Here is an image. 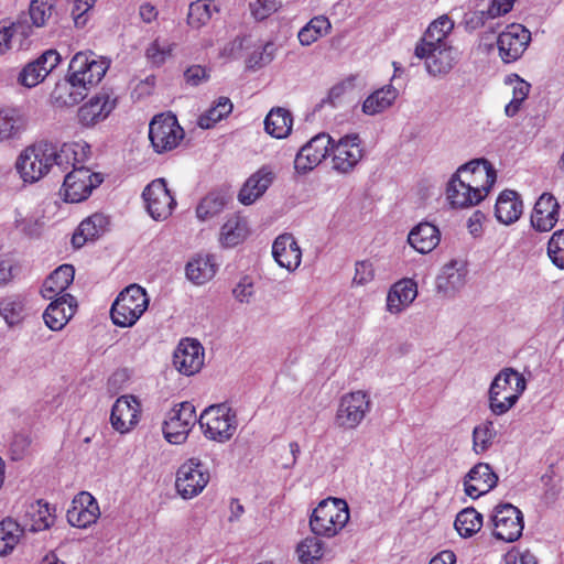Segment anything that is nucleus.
Instances as JSON below:
<instances>
[{
  "mask_svg": "<svg viewBox=\"0 0 564 564\" xmlns=\"http://www.w3.org/2000/svg\"><path fill=\"white\" fill-rule=\"evenodd\" d=\"M497 482L498 476L491 466L487 463H478L465 476L464 490L468 497L477 499L494 489Z\"/></svg>",
  "mask_w": 564,
  "mask_h": 564,
  "instance_id": "nucleus-24",
  "label": "nucleus"
},
{
  "mask_svg": "<svg viewBox=\"0 0 564 564\" xmlns=\"http://www.w3.org/2000/svg\"><path fill=\"white\" fill-rule=\"evenodd\" d=\"M217 271V264L213 256H197L186 264V276L193 283L200 285L212 280Z\"/></svg>",
  "mask_w": 564,
  "mask_h": 564,
  "instance_id": "nucleus-39",
  "label": "nucleus"
},
{
  "mask_svg": "<svg viewBox=\"0 0 564 564\" xmlns=\"http://www.w3.org/2000/svg\"><path fill=\"white\" fill-rule=\"evenodd\" d=\"M149 301L143 288L130 284L119 293L111 306L110 316L113 324L120 327L133 326L147 311Z\"/></svg>",
  "mask_w": 564,
  "mask_h": 564,
  "instance_id": "nucleus-5",
  "label": "nucleus"
},
{
  "mask_svg": "<svg viewBox=\"0 0 564 564\" xmlns=\"http://www.w3.org/2000/svg\"><path fill=\"white\" fill-rule=\"evenodd\" d=\"M147 210L154 220H164L171 216L176 200L166 186L164 178L152 181L142 193Z\"/></svg>",
  "mask_w": 564,
  "mask_h": 564,
  "instance_id": "nucleus-15",
  "label": "nucleus"
},
{
  "mask_svg": "<svg viewBox=\"0 0 564 564\" xmlns=\"http://www.w3.org/2000/svg\"><path fill=\"white\" fill-rule=\"evenodd\" d=\"M482 527V516L473 507L463 509L456 516L455 529L463 538H470Z\"/></svg>",
  "mask_w": 564,
  "mask_h": 564,
  "instance_id": "nucleus-45",
  "label": "nucleus"
},
{
  "mask_svg": "<svg viewBox=\"0 0 564 564\" xmlns=\"http://www.w3.org/2000/svg\"><path fill=\"white\" fill-rule=\"evenodd\" d=\"M209 471L197 458L183 463L176 473L175 488L183 499L198 496L209 482Z\"/></svg>",
  "mask_w": 564,
  "mask_h": 564,
  "instance_id": "nucleus-11",
  "label": "nucleus"
},
{
  "mask_svg": "<svg viewBox=\"0 0 564 564\" xmlns=\"http://www.w3.org/2000/svg\"><path fill=\"white\" fill-rule=\"evenodd\" d=\"M67 521L77 528H87L95 523L100 516L97 500L87 491L79 492L67 510Z\"/></svg>",
  "mask_w": 564,
  "mask_h": 564,
  "instance_id": "nucleus-23",
  "label": "nucleus"
},
{
  "mask_svg": "<svg viewBox=\"0 0 564 564\" xmlns=\"http://www.w3.org/2000/svg\"><path fill=\"white\" fill-rule=\"evenodd\" d=\"M494 536L505 542L517 541L523 531V514L511 503H501L495 507L491 516Z\"/></svg>",
  "mask_w": 564,
  "mask_h": 564,
  "instance_id": "nucleus-13",
  "label": "nucleus"
},
{
  "mask_svg": "<svg viewBox=\"0 0 564 564\" xmlns=\"http://www.w3.org/2000/svg\"><path fill=\"white\" fill-rule=\"evenodd\" d=\"M54 519L48 503L37 500L28 506L23 517V525L32 532H39L53 525Z\"/></svg>",
  "mask_w": 564,
  "mask_h": 564,
  "instance_id": "nucleus-37",
  "label": "nucleus"
},
{
  "mask_svg": "<svg viewBox=\"0 0 564 564\" xmlns=\"http://www.w3.org/2000/svg\"><path fill=\"white\" fill-rule=\"evenodd\" d=\"M84 153L85 156L82 160H72L69 167L73 170L64 176V196L65 200L69 203H79L86 199L90 195L91 191L102 182L100 174L93 173L89 169L84 166V163L90 153V147L88 144L84 150Z\"/></svg>",
  "mask_w": 564,
  "mask_h": 564,
  "instance_id": "nucleus-6",
  "label": "nucleus"
},
{
  "mask_svg": "<svg viewBox=\"0 0 564 564\" xmlns=\"http://www.w3.org/2000/svg\"><path fill=\"white\" fill-rule=\"evenodd\" d=\"M61 56L55 50H47L36 59L28 63L19 74V83L28 88L35 87L59 64Z\"/></svg>",
  "mask_w": 564,
  "mask_h": 564,
  "instance_id": "nucleus-21",
  "label": "nucleus"
},
{
  "mask_svg": "<svg viewBox=\"0 0 564 564\" xmlns=\"http://www.w3.org/2000/svg\"><path fill=\"white\" fill-rule=\"evenodd\" d=\"M424 54L414 50V55L424 61L426 72L433 76L447 75L458 62V52L451 44L425 47Z\"/></svg>",
  "mask_w": 564,
  "mask_h": 564,
  "instance_id": "nucleus-18",
  "label": "nucleus"
},
{
  "mask_svg": "<svg viewBox=\"0 0 564 564\" xmlns=\"http://www.w3.org/2000/svg\"><path fill=\"white\" fill-rule=\"evenodd\" d=\"M371 410L370 397L362 390L344 394L338 403L335 424L337 427L350 431L357 429Z\"/></svg>",
  "mask_w": 564,
  "mask_h": 564,
  "instance_id": "nucleus-8",
  "label": "nucleus"
},
{
  "mask_svg": "<svg viewBox=\"0 0 564 564\" xmlns=\"http://www.w3.org/2000/svg\"><path fill=\"white\" fill-rule=\"evenodd\" d=\"M23 534L21 524L11 518L0 522V556L10 554Z\"/></svg>",
  "mask_w": 564,
  "mask_h": 564,
  "instance_id": "nucleus-43",
  "label": "nucleus"
},
{
  "mask_svg": "<svg viewBox=\"0 0 564 564\" xmlns=\"http://www.w3.org/2000/svg\"><path fill=\"white\" fill-rule=\"evenodd\" d=\"M560 204L549 193H543L536 200L531 215V224L538 231H550L558 220Z\"/></svg>",
  "mask_w": 564,
  "mask_h": 564,
  "instance_id": "nucleus-25",
  "label": "nucleus"
},
{
  "mask_svg": "<svg viewBox=\"0 0 564 564\" xmlns=\"http://www.w3.org/2000/svg\"><path fill=\"white\" fill-rule=\"evenodd\" d=\"M109 225V219L102 214H94L84 219L72 237L74 248H82L87 241L99 237Z\"/></svg>",
  "mask_w": 564,
  "mask_h": 564,
  "instance_id": "nucleus-36",
  "label": "nucleus"
},
{
  "mask_svg": "<svg viewBox=\"0 0 564 564\" xmlns=\"http://www.w3.org/2000/svg\"><path fill=\"white\" fill-rule=\"evenodd\" d=\"M109 62L93 52H78L68 66V78L59 86L58 99L66 106H75L84 100L90 87L97 85L106 75Z\"/></svg>",
  "mask_w": 564,
  "mask_h": 564,
  "instance_id": "nucleus-2",
  "label": "nucleus"
},
{
  "mask_svg": "<svg viewBox=\"0 0 564 564\" xmlns=\"http://www.w3.org/2000/svg\"><path fill=\"white\" fill-rule=\"evenodd\" d=\"M508 83L512 84V97L524 101L530 93L531 85L525 82L524 79L520 78L518 75H513L512 77L508 78Z\"/></svg>",
  "mask_w": 564,
  "mask_h": 564,
  "instance_id": "nucleus-64",
  "label": "nucleus"
},
{
  "mask_svg": "<svg viewBox=\"0 0 564 564\" xmlns=\"http://www.w3.org/2000/svg\"><path fill=\"white\" fill-rule=\"evenodd\" d=\"M232 111V102L227 97H219L216 105L198 117L197 124L202 129H210Z\"/></svg>",
  "mask_w": 564,
  "mask_h": 564,
  "instance_id": "nucleus-49",
  "label": "nucleus"
},
{
  "mask_svg": "<svg viewBox=\"0 0 564 564\" xmlns=\"http://www.w3.org/2000/svg\"><path fill=\"white\" fill-rule=\"evenodd\" d=\"M375 276L373 265L370 261H359L356 263L354 282L364 285L370 282Z\"/></svg>",
  "mask_w": 564,
  "mask_h": 564,
  "instance_id": "nucleus-62",
  "label": "nucleus"
},
{
  "mask_svg": "<svg viewBox=\"0 0 564 564\" xmlns=\"http://www.w3.org/2000/svg\"><path fill=\"white\" fill-rule=\"evenodd\" d=\"M454 29V22L444 14L434 20L416 43L415 48H419L421 54H424L425 47L438 46L441 44H449L447 36Z\"/></svg>",
  "mask_w": 564,
  "mask_h": 564,
  "instance_id": "nucleus-33",
  "label": "nucleus"
},
{
  "mask_svg": "<svg viewBox=\"0 0 564 564\" xmlns=\"http://www.w3.org/2000/svg\"><path fill=\"white\" fill-rule=\"evenodd\" d=\"M330 28V22L326 17H314L300 30L297 34L299 41L302 45L308 46L326 35Z\"/></svg>",
  "mask_w": 564,
  "mask_h": 564,
  "instance_id": "nucleus-44",
  "label": "nucleus"
},
{
  "mask_svg": "<svg viewBox=\"0 0 564 564\" xmlns=\"http://www.w3.org/2000/svg\"><path fill=\"white\" fill-rule=\"evenodd\" d=\"M117 96L112 90L101 89L78 109V120L85 127L104 121L116 108Z\"/></svg>",
  "mask_w": 564,
  "mask_h": 564,
  "instance_id": "nucleus-19",
  "label": "nucleus"
},
{
  "mask_svg": "<svg viewBox=\"0 0 564 564\" xmlns=\"http://www.w3.org/2000/svg\"><path fill=\"white\" fill-rule=\"evenodd\" d=\"M75 270L70 264H62L44 281L41 294L44 299L53 300L63 294L74 280Z\"/></svg>",
  "mask_w": 564,
  "mask_h": 564,
  "instance_id": "nucleus-32",
  "label": "nucleus"
},
{
  "mask_svg": "<svg viewBox=\"0 0 564 564\" xmlns=\"http://www.w3.org/2000/svg\"><path fill=\"white\" fill-rule=\"evenodd\" d=\"M283 0H254L250 3L252 15L257 20H264L282 7Z\"/></svg>",
  "mask_w": 564,
  "mask_h": 564,
  "instance_id": "nucleus-56",
  "label": "nucleus"
},
{
  "mask_svg": "<svg viewBox=\"0 0 564 564\" xmlns=\"http://www.w3.org/2000/svg\"><path fill=\"white\" fill-rule=\"evenodd\" d=\"M213 11H217V9L215 6H212V2H207L206 0L192 2L187 14L188 25L194 29H200L209 22Z\"/></svg>",
  "mask_w": 564,
  "mask_h": 564,
  "instance_id": "nucleus-52",
  "label": "nucleus"
},
{
  "mask_svg": "<svg viewBox=\"0 0 564 564\" xmlns=\"http://www.w3.org/2000/svg\"><path fill=\"white\" fill-rule=\"evenodd\" d=\"M355 77L350 76L347 79L334 85L329 90L327 96L321 100L318 105H316V109L322 108L325 104H329L330 106H335L336 101L341 98V96L346 93L348 87L354 86Z\"/></svg>",
  "mask_w": 564,
  "mask_h": 564,
  "instance_id": "nucleus-57",
  "label": "nucleus"
},
{
  "mask_svg": "<svg viewBox=\"0 0 564 564\" xmlns=\"http://www.w3.org/2000/svg\"><path fill=\"white\" fill-rule=\"evenodd\" d=\"M527 381L513 368H503L494 378L489 391V409L495 415H503L512 409L525 391Z\"/></svg>",
  "mask_w": 564,
  "mask_h": 564,
  "instance_id": "nucleus-3",
  "label": "nucleus"
},
{
  "mask_svg": "<svg viewBox=\"0 0 564 564\" xmlns=\"http://www.w3.org/2000/svg\"><path fill=\"white\" fill-rule=\"evenodd\" d=\"M77 304L70 294L53 299L43 313L46 326L52 330H61L75 313Z\"/></svg>",
  "mask_w": 564,
  "mask_h": 564,
  "instance_id": "nucleus-26",
  "label": "nucleus"
},
{
  "mask_svg": "<svg viewBox=\"0 0 564 564\" xmlns=\"http://www.w3.org/2000/svg\"><path fill=\"white\" fill-rule=\"evenodd\" d=\"M348 505L337 498H328L318 503L310 518V528L315 535L333 538L348 522Z\"/></svg>",
  "mask_w": 564,
  "mask_h": 564,
  "instance_id": "nucleus-4",
  "label": "nucleus"
},
{
  "mask_svg": "<svg viewBox=\"0 0 564 564\" xmlns=\"http://www.w3.org/2000/svg\"><path fill=\"white\" fill-rule=\"evenodd\" d=\"M209 77L205 67L200 65H192L184 72V78L187 84L198 86Z\"/></svg>",
  "mask_w": 564,
  "mask_h": 564,
  "instance_id": "nucleus-63",
  "label": "nucleus"
},
{
  "mask_svg": "<svg viewBox=\"0 0 564 564\" xmlns=\"http://www.w3.org/2000/svg\"><path fill=\"white\" fill-rule=\"evenodd\" d=\"M324 542L315 535L305 538L296 551L302 563L316 564L324 556Z\"/></svg>",
  "mask_w": 564,
  "mask_h": 564,
  "instance_id": "nucleus-51",
  "label": "nucleus"
},
{
  "mask_svg": "<svg viewBox=\"0 0 564 564\" xmlns=\"http://www.w3.org/2000/svg\"><path fill=\"white\" fill-rule=\"evenodd\" d=\"M531 42V33L521 24H510L497 39L499 56L505 63L519 59Z\"/></svg>",
  "mask_w": 564,
  "mask_h": 564,
  "instance_id": "nucleus-16",
  "label": "nucleus"
},
{
  "mask_svg": "<svg viewBox=\"0 0 564 564\" xmlns=\"http://www.w3.org/2000/svg\"><path fill=\"white\" fill-rule=\"evenodd\" d=\"M272 254L278 264L289 271H294L301 264L302 252L291 234H283L275 238Z\"/></svg>",
  "mask_w": 564,
  "mask_h": 564,
  "instance_id": "nucleus-27",
  "label": "nucleus"
},
{
  "mask_svg": "<svg viewBox=\"0 0 564 564\" xmlns=\"http://www.w3.org/2000/svg\"><path fill=\"white\" fill-rule=\"evenodd\" d=\"M229 199L230 196L224 192L209 193L198 204L196 208L197 217L200 220H206L218 215L224 209Z\"/></svg>",
  "mask_w": 564,
  "mask_h": 564,
  "instance_id": "nucleus-47",
  "label": "nucleus"
},
{
  "mask_svg": "<svg viewBox=\"0 0 564 564\" xmlns=\"http://www.w3.org/2000/svg\"><path fill=\"white\" fill-rule=\"evenodd\" d=\"M275 47L271 42L265 43L260 50H256L249 56L247 64L250 68H261L274 58Z\"/></svg>",
  "mask_w": 564,
  "mask_h": 564,
  "instance_id": "nucleus-55",
  "label": "nucleus"
},
{
  "mask_svg": "<svg viewBox=\"0 0 564 564\" xmlns=\"http://www.w3.org/2000/svg\"><path fill=\"white\" fill-rule=\"evenodd\" d=\"M333 169L341 174L350 173L360 162L364 151L358 134H347L332 143Z\"/></svg>",
  "mask_w": 564,
  "mask_h": 564,
  "instance_id": "nucleus-17",
  "label": "nucleus"
},
{
  "mask_svg": "<svg viewBox=\"0 0 564 564\" xmlns=\"http://www.w3.org/2000/svg\"><path fill=\"white\" fill-rule=\"evenodd\" d=\"M333 139L327 133H318L307 141L294 159V169L299 174H306L316 167L330 152Z\"/></svg>",
  "mask_w": 564,
  "mask_h": 564,
  "instance_id": "nucleus-14",
  "label": "nucleus"
},
{
  "mask_svg": "<svg viewBox=\"0 0 564 564\" xmlns=\"http://www.w3.org/2000/svg\"><path fill=\"white\" fill-rule=\"evenodd\" d=\"M497 436L495 424L490 420H486L473 430V451L475 454L480 455L486 453L494 444Z\"/></svg>",
  "mask_w": 564,
  "mask_h": 564,
  "instance_id": "nucleus-46",
  "label": "nucleus"
},
{
  "mask_svg": "<svg viewBox=\"0 0 564 564\" xmlns=\"http://www.w3.org/2000/svg\"><path fill=\"white\" fill-rule=\"evenodd\" d=\"M87 143H64L57 147L46 141H40L26 147L18 156L15 169L25 183H35L53 172L63 174L69 169L72 160L78 161L85 156Z\"/></svg>",
  "mask_w": 564,
  "mask_h": 564,
  "instance_id": "nucleus-1",
  "label": "nucleus"
},
{
  "mask_svg": "<svg viewBox=\"0 0 564 564\" xmlns=\"http://www.w3.org/2000/svg\"><path fill=\"white\" fill-rule=\"evenodd\" d=\"M57 0H31L29 8V18L31 26L42 28L47 24L51 19L57 20L56 11ZM58 21H56L57 23Z\"/></svg>",
  "mask_w": 564,
  "mask_h": 564,
  "instance_id": "nucleus-42",
  "label": "nucleus"
},
{
  "mask_svg": "<svg viewBox=\"0 0 564 564\" xmlns=\"http://www.w3.org/2000/svg\"><path fill=\"white\" fill-rule=\"evenodd\" d=\"M247 235L246 223L238 216L229 218L221 227L219 241L224 247H235Z\"/></svg>",
  "mask_w": 564,
  "mask_h": 564,
  "instance_id": "nucleus-48",
  "label": "nucleus"
},
{
  "mask_svg": "<svg viewBox=\"0 0 564 564\" xmlns=\"http://www.w3.org/2000/svg\"><path fill=\"white\" fill-rule=\"evenodd\" d=\"M457 261L445 264L436 278V289L445 296H452L465 284L466 270Z\"/></svg>",
  "mask_w": 564,
  "mask_h": 564,
  "instance_id": "nucleus-34",
  "label": "nucleus"
},
{
  "mask_svg": "<svg viewBox=\"0 0 564 564\" xmlns=\"http://www.w3.org/2000/svg\"><path fill=\"white\" fill-rule=\"evenodd\" d=\"M392 289L403 301V304L410 305L417 295L416 284L411 280H403L395 283Z\"/></svg>",
  "mask_w": 564,
  "mask_h": 564,
  "instance_id": "nucleus-59",
  "label": "nucleus"
},
{
  "mask_svg": "<svg viewBox=\"0 0 564 564\" xmlns=\"http://www.w3.org/2000/svg\"><path fill=\"white\" fill-rule=\"evenodd\" d=\"M547 254L557 268L564 269V229L552 235L547 243Z\"/></svg>",
  "mask_w": 564,
  "mask_h": 564,
  "instance_id": "nucleus-54",
  "label": "nucleus"
},
{
  "mask_svg": "<svg viewBox=\"0 0 564 564\" xmlns=\"http://www.w3.org/2000/svg\"><path fill=\"white\" fill-rule=\"evenodd\" d=\"M28 127V116L22 108L3 107L0 109V141L19 139Z\"/></svg>",
  "mask_w": 564,
  "mask_h": 564,
  "instance_id": "nucleus-29",
  "label": "nucleus"
},
{
  "mask_svg": "<svg viewBox=\"0 0 564 564\" xmlns=\"http://www.w3.org/2000/svg\"><path fill=\"white\" fill-rule=\"evenodd\" d=\"M149 138L156 153L175 149L184 138V130L172 113L156 115L149 124Z\"/></svg>",
  "mask_w": 564,
  "mask_h": 564,
  "instance_id": "nucleus-10",
  "label": "nucleus"
},
{
  "mask_svg": "<svg viewBox=\"0 0 564 564\" xmlns=\"http://www.w3.org/2000/svg\"><path fill=\"white\" fill-rule=\"evenodd\" d=\"M173 365L178 372L193 376L204 365V348L202 344L192 338L182 339L173 355Z\"/></svg>",
  "mask_w": 564,
  "mask_h": 564,
  "instance_id": "nucleus-20",
  "label": "nucleus"
},
{
  "mask_svg": "<svg viewBox=\"0 0 564 564\" xmlns=\"http://www.w3.org/2000/svg\"><path fill=\"white\" fill-rule=\"evenodd\" d=\"M198 423L204 435L213 441L226 442L232 437L237 430V416L226 403L213 404L206 408Z\"/></svg>",
  "mask_w": 564,
  "mask_h": 564,
  "instance_id": "nucleus-7",
  "label": "nucleus"
},
{
  "mask_svg": "<svg viewBox=\"0 0 564 564\" xmlns=\"http://www.w3.org/2000/svg\"><path fill=\"white\" fill-rule=\"evenodd\" d=\"M197 421L195 406L191 402L176 404L167 412L163 423L166 441L172 444H182Z\"/></svg>",
  "mask_w": 564,
  "mask_h": 564,
  "instance_id": "nucleus-12",
  "label": "nucleus"
},
{
  "mask_svg": "<svg viewBox=\"0 0 564 564\" xmlns=\"http://www.w3.org/2000/svg\"><path fill=\"white\" fill-rule=\"evenodd\" d=\"M141 405L133 395H122L112 405L110 422L112 427L123 434L139 422Z\"/></svg>",
  "mask_w": 564,
  "mask_h": 564,
  "instance_id": "nucleus-22",
  "label": "nucleus"
},
{
  "mask_svg": "<svg viewBox=\"0 0 564 564\" xmlns=\"http://www.w3.org/2000/svg\"><path fill=\"white\" fill-rule=\"evenodd\" d=\"M492 19L491 15L487 14V10H476L466 12L463 19L464 26L467 31L473 32L480 29L485 23Z\"/></svg>",
  "mask_w": 564,
  "mask_h": 564,
  "instance_id": "nucleus-58",
  "label": "nucleus"
},
{
  "mask_svg": "<svg viewBox=\"0 0 564 564\" xmlns=\"http://www.w3.org/2000/svg\"><path fill=\"white\" fill-rule=\"evenodd\" d=\"M41 226L42 224L39 221V219L33 216L15 219L17 229L30 237L39 236Z\"/></svg>",
  "mask_w": 564,
  "mask_h": 564,
  "instance_id": "nucleus-61",
  "label": "nucleus"
},
{
  "mask_svg": "<svg viewBox=\"0 0 564 564\" xmlns=\"http://www.w3.org/2000/svg\"><path fill=\"white\" fill-rule=\"evenodd\" d=\"M274 180V173L269 166H262L243 184L238 199L243 205H251L261 197Z\"/></svg>",
  "mask_w": 564,
  "mask_h": 564,
  "instance_id": "nucleus-28",
  "label": "nucleus"
},
{
  "mask_svg": "<svg viewBox=\"0 0 564 564\" xmlns=\"http://www.w3.org/2000/svg\"><path fill=\"white\" fill-rule=\"evenodd\" d=\"M446 195L451 206L454 208H468L481 202V196H475L474 192L469 191L455 174L452 175L447 184Z\"/></svg>",
  "mask_w": 564,
  "mask_h": 564,
  "instance_id": "nucleus-38",
  "label": "nucleus"
},
{
  "mask_svg": "<svg viewBox=\"0 0 564 564\" xmlns=\"http://www.w3.org/2000/svg\"><path fill=\"white\" fill-rule=\"evenodd\" d=\"M441 235L437 227L430 223H420L408 236L410 246L420 253H429L440 243Z\"/></svg>",
  "mask_w": 564,
  "mask_h": 564,
  "instance_id": "nucleus-35",
  "label": "nucleus"
},
{
  "mask_svg": "<svg viewBox=\"0 0 564 564\" xmlns=\"http://www.w3.org/2000/svg\"><path fill=\"white\" fill-rule=\"evenodd\" d=\"M25 302L21 295H9L0 302V315L10 325H15L23 319Z\"/></svg>",
  "mask_w": 564,
  "mask_h": 564,
  "instance_id": "nucleus-50",
  "label": "nucleus"
},
{
  "mask_svg": "<svg viewBox=\"0 0 564 564\" xmlns=\"http://www.w3.org/2000/svg\"><path fill=\"white\" fill-rule=\"evenodd\" d=\"M397 97L398 90L393 86L381 87L365 99L361 110L367 116H376L390 108Z\"/></svg>",
  "mask_w": 564,
  "mask_h": 564,
  "instance_id": "nucleus-40",
  "label": "nucleus"
},
{
  "mask_svg": "<svg viewBox=\"0 0 564 564\" xmlns=\"http://www.w3.org/2000/svg\"><path fill=\"white\" fill-rule=\"evenodd\" d=\"M97 0H74L72 11L73 20L76 26H84L87 19L86 13L91 10Z\"/></svg>",
  "mask_w": 564,
  "mask_h": 564,
  "instance_id": "nucleus-60",
  "label": "nucleus"
},
{
  "mask_svg": "<svg viewBox=\"0 0 564 564\" xmlns=\"http://www.w3.org/2000/svg\"><path fill=\"white\" fill-rule=\"evenodd\" d=\"M523 203L519 193L513 189L502 191L495 205L496 219L503 225H512L521 217Z\"/></svg>",
  "mask_w": 564,
  "mask_h": 564,
  "instance_id": "nucleus-30",
  "label": "nucleus"
},
{
  "mask_svg": "<svg viewBox=\"0 0 564 564\" xmlns=\"http://www.w3.org/2000/svg\"><path fill=\"white\" fill-rule=\"evenodd\" d=\"M173 51V44L167 41L154 40L147 48L145 55L154 65H162Z\"/></svg>",
  "mask_w": 564,
  "mask_h": 564,
  "instance_id": "nucleus-53",
  "label": "nucleus"
},
{
  "mask_svg": "<svg viewBox=\"0 0 564 564\" xmlns=\"http://www.w3.org/2000/svg\"><path fill=\"white\" fill-rule=\"evenodd\" d=\"M32 34V26L25 14L20 15L17 21L9 24H0V54H4L13 47L18 41L19 47Z\"/></svg>",
  "mask_w": 564,
  "mask_h": 564,
  "instance_id": "nucleus-31",
  "label": "nucleus"
},
{
  "mask_svg": "<svg viewBox=\"0 0 564 564\" xmlns=\"http://www.w3.org/2000/svg\"><path fill=\"white\" fill-rule=\"evenodd\" d=\"M293 118L289 110L278 107L270 110L264 119V130L276 139L286 138L292 129Z\"/></svg>",
  "mask_w": 564,
  "mask_h": 564,
  "instance_id": "nucleus-41",
  "label": "nucleus"
},
{
  "mask_svg": "<svg viewBox=\"0 0 564 564\" xmlns=\"http://www.w3.org/2000/svg\"><path fill=\"white\" fill-rule=\"evenodd\" d=\"M475 196L480 195L481 200L496 183L497 173L492 164L486 159H475L458 167L455 173Z\"/></svg>",
  "mask_w": 564,
  "mask_h": 564,
  "instance_id": "nucleus-9",
  "label": "nucleus"
}]
</instances>
